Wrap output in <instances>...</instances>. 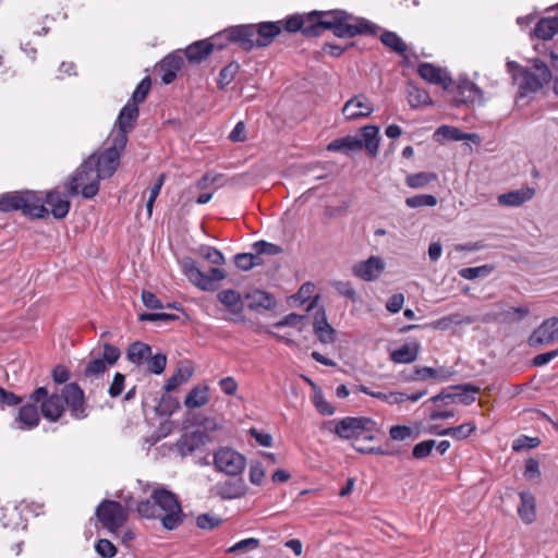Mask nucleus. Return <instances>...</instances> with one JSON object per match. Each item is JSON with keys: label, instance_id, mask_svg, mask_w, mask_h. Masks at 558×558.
I'll return each instance as SVG.
<instances>
[{"label": "nucleus", "instance_id": "1", "mask_svg": "<svg viewBox=\"0 0 558 558\" xmlns=\"http://www.w3.org/2000/svg\"><path fill=\"white\" fill-rule=\"evenodd\" d=\"M134 118V109L119 112L104 150L89 155L62 184L47 192L24 189L5 194L0 199V209H70L72 197L93 198L99 191V181L117 171L128 134L133 130L124 121Z\"/></svg>", "mask_w": 558, "mask_h": 558}, {"label": "nucleus", "instance_id": "2", "mask_svg": "<svg viewBox=\"0 0 558 558\" xmlns=\"http://www.w3.org/2000/svg\"><path fill=\"white\" fill-rule=\"evenodd\" d=\"M282 31L291 34L300 32L305 38H318L329 31L337 38L351 39L356 36L375 37L380 26L343 9L313 10L291 14L276 22L240 24L236 38L242 40V50L248 52L254 48L270 46Z\"/></svg>", "mask_w": 558, "mask_h": 558}, {"label": "nucleus", "instance_id": "3", "mask_svg": "<svg viewBox=\"0 0 558 558\" xmlns=\"http://www.w3.org/2000/svg\"><path fill=\"white\" fill-rule=\"evenodd\" d=\"M530 63V68L522 66L512 60H508L506 63L507 72L513 83L519 81L517 92L519 98H525L529 95L538 93L553 78L551 70L545 61L534 58Z\"/></svg>", "mask_w": 558, "mask_h": 558}, {"label": "nucleus", "instance_id": "4", "mask_svg": "<svg viewBox=\"0 0 558 558\" xmlns=\"http://www.w3.org/2000/svg\"><path fill=\"white\" fill-rule=\"evenodd\" d=\"M150 499L155 501L156 509L159 508L165 513L159 515L161 526L166 531L178 529L186 518L183 512L181 501L177 494L170 489L158 485L150 494Z\"/></svg>", "mask_w": 558, "mask_h": 558}, {"label": "nucleus", "instance_id": "5", "mask_svg": "<svg viewBox=\"0 0 558 558\" xmlns=\"http://www.w3.org/2000/svg\"><path fill=\"white\" fill-rule=\"evenodd\" d=\"M179 263L182 274L192 284L202 291L213 292L218 290L217 281L227 278V272L218 267H211L208 274H205L191 256H184Z\"/></svg>", "mask_w": 558, "mask_h": 558}, {"label": "nucleus", "instance_id": "6", "mask_svg": "<svg viewBox=\"0 0 558 558\" xmlns=\"http://www.w3.org/2000/svg\"><path fill=\"white\" fill-rule=\"evenodd\" d=\"M28 399L39 404L41 416L50 423L58 422L65 413L62 389L59 393H50L46 386H38L28 396Z\"/></svg>", "mask_w": 558, "mask_h": 558}, {"label": "nucleus", "instance_id": "7", "mask_svg": "<svg viewBox=\"0 0 558 558\" xmlns=\"http://www.w3.org/2000/svg\"><path fill=\"white\" fill-rule=\"evenodd\" d=\"M96 519L111 534H117L129 520L128 510L117 500L104 499L95 509Z\"/></svg>", "mask_w": 558, "mask_h": 558}, {"label": "nucleus", "instance_id": "8", "mask_svg": "<svg viewBox=\"0 0 558 558\" xmlns=\"http://www.w3.org/2000/svg\"><path fill=\"white\" fill-rule=\"evenodd\" d=\"M63 404L73 420L82 421L88 417L89 409L83 388L76 383L71 381L62 388Z\"/></svg>", "mask_w": 558, "mask_h": 558}, {"label": "nucleus", "instance_id": "9", "mask_svg": "<svg viewBox=\"0 0 558 558\" xmlns=\"http://www.w3.org/2000/svg\"><path fill=\"white\" fill-rule=\"evenodd\" d=\"M214 466L231 477L241 475L246 468V457L231 447H219L214 453Z\"/></svg>", "mask_w": 558, "mask_h": 558}, {"label": "nucleus", "instance_id": "10", "mask_svg": "<svg viewBox=\"0 0 558 558\" xmlns=\"http://www.w3.org/2000/svg\"><path fill=\"white\" fill-rule=\"evenodd\" d=\"M453 389L460 390V392H449L447 389H442L439 393L433 396L429 401L438 403L440 401L448 403H461L463 405L472 404L476 395L481 391V388L473 384H460L452 386Z\"/></svg>", "mask_w": 558, "mask_h": 558}, {"label": "nucleus", "instance_id": "11", "mask_svg": "<svg viewBox=\"0 0 558 558\" xmlns=\"http://www.w3.org/2000/svg\"><path fill=\"white\" fill-rule=\"evenodd\" d=\"M318 298L316 295L307 307V312L316 308L313 316V330L319 342L324 344L333 343L336 341V330L327 319L325 307L323 305L316 306Z\"/></svg>", "mask_w": 558, "mask_h": 558}, {"label": "nucleus", "instance_id": "12", "mask_svg": "<svg viewBox=\"0 0 558 558\" xmlns=\"http://www.w3.org/2000/svg\"><path fill=\"white\" fill-rule=\"evenodd\" d=\"M457 96L452 98L451 106L460 108L463 105H482L484 102L483 90L468 76H460L457 84Z\"/></svg>", "mask_w": 558, "mask_h": 558}, {"label": "nucleus", "instance_id": "13", "mask_svg": "<svg viewBox=\"0 0 558 558\" xmlns=\"http://www.w3.org/2000/svg\"><path fill=\"white\" fill-rule=\"evenodd\" d=\"M335 423L333 433L341 439L352 440L362 436V428L367 423L363 416H345L339 421H328L323 427Z\"/></svg>", "mask_w": 558, "mask_h": 558}, {"label": "nucleus", "instance_id": "14", "mask_svg": "<svg viewBox=\"0 0 558 558\" xmlns=\"http://www.w3.org/2000/svg\"><path fill=\"white\" fill-rule=\"evenodd\" d=\"M19 407L17 413L14 417L13 425L21 430H32L38 427L40 423V411L37 402L31 401L28 399L27 402L17 404Z\"/></svg>", "mask_w": 558, "mask_h": 558}, {"label": "nucleus", "instance_id": "15", "mask_svg": "<svg viewBox=\"0 0 558 558\" xmlns=\"http://www.w3.org/2000/svg\"><path fill=\"white\" fill-rule=\"evenodd\" d=\"M417 74L425 82L438 85L444 90H448L453 83L451 75L446 69L430 62H421L417 65Z\"/></svg>", "mask_w": 558, "mask_h": 558}, {"label": "nucleus", "instance_id": "16", "mask_svg": "<svg viewBox=\"0 0 558 558\" xmlns=\"http://www.w3.org/2000/svg\"><path fill=\"white\" fill-rule=\"evenodd\" d=\"M183 50L177 49L165 56L156 65L160 72L161 82L166 85L171 84L178 75V72L183 68Z\"/></svg>", "mask_w": 558, "mask_h": 558}, {"label": "nucleus", "instance_id": "17", "mask_svg": "<svg viewBox=\"0 0 558 558\" xmlns=\"http://www.w3.org/2000/svg\"><path fill=\"white\" fill-rule=\"evenodd\" d=\"M385 269V263L379 256H369L365 260L355 263L352 266V274L366 282L377 280Z\"/></svg>", "mask_w": 558, "mask_h": 558}, {"label": "nucleus", "instance_id": "18", "mask_svg": "<svg viewBox=\"0 0 558 558\" xmlns=\"http://www.w3.org/2000/svg\"><path fill=\"white\" fill-rule=\"evenodd\" d=\"M213 492L222 500L238 499L246 495L247 485L243 477L239 475L223 482H218L214 486Z\"/></svg>", "mask_w": 558, "mask_h": 558}, {"label": "nucleus", "instance_id": "19", "mask_svg": "<svg viewBox=\"0 0 558 558\" xmlns=\"http://www.w3.org/2000/svg\"><path fill=\"white\" fill-rule=\"evenodd\" d=\"M210 441L211 437L207 432L197 429L192 433L182 434L175 442V448L182 457H186Z\"/></svg>", "mask_w": 558, "mask_h": 558}, {"label": "nucleus", "instance_id": "20", "mask_svg": "<svg viewBox=\"0 0 558 558\" xmlns=\"http://www.w3.org/2000/svg\"><path fill=\"white\" fill-rule=\"evenodd\" d=\"M374 108L367 97L363 94L356 95L349 99L343 108L342 113L347 120H357L371 116Z\"/></svg>", "mask_w": 558, "mask_h": 558}, {"label": "nucleus", "instance_id": "21", "mask_svg": "<svg viewBox=\"0 0 558 558\" xmlns=\"http://www.w3.org/2000/svg\"><path fill=\"white\" fill-rule=\"evenodd\" d=\"M150 87H151V80H150V76H144L141 82L136 85L135 89L133 90V94H132V97H131V100L132 101H128L120 110V112L124 111V109L129 108L130 110L131 109H134L135 111V118L133 120H128L125 123H126V126L133 129L135 126V123L140 117V109H138V104L143 102L149 90H150Z\"/></svg>", "mask_w": 558, "mask_h": 558}, {"label": "nucleus", "instance_id": "22", "mask_svg": "<svg viewBox=\"0 0 558 558\" xmlns=\"http://www.w3.org/2000/svg\"><path fill=\"white\" fill-rule=\"evenodd\" d=\"M243 300L246 302L244 307L246 306L250 311L253 312H257L260 308L269 311L272 310L277 304L274 294L259 289H255L245 293L243 295Z\"/></svg>", "mask_w": 558, "mask_h": 558}, {"label": "nucleus", "instance_id": "23", "mask_svg": "<svg viewBox=\"0 0 558 558\" xmlns=\"http://www.w3.org/2000/svg\"><path fill=\"white\" fill-rule=\"evenodd\" d=\"M183 50V59L191 64H201L213 53V45L205 39L196 40L187 45Z\"/></svg>", "mask_w": 558, "mask_h": 558}, {"label": "nucleus", "instance_id": "24", "mask_svg": "<svg viewBox=\"0 0 558 558\" xmlns=\"http://www.w3.org/2000/svg\"><path fill=\"white\" fill-rule=\"evenodd\" d=\"M240 25L230 26L206 38L213 45V51H221L228 45L235 44L242 49V40L236 38Z\"/></svg>", "mask_w": 558, "mask_h": 558}, {"label": "nucleus", "instance_id": "25", "mask_svg": "<svg viewBox=\"0 0 558 558\" xmlns=\"http://www.w3.org/2000/svg\"><path fill=\"white\" fill-rule=\"evenodd\" d=\"M363 149V141L357 136L347 135L336 138L327 145V150L341 153L347 156L356 154Z\"/></svg>", "mask_w": 558, "mask_h": 558}, {"label": "nucleus", "instance_id": "26", "mask_svg": "<svg viewBox=\"0 0 558 558\" xmlns=\"http://www.w3.org/2000/svg\"><path fill=\"white\" fill-rule=\"evenodd\" d=\"M520 504L517 512L520 520L525 524H532L536 520V499L530 490L519 493Z\"/></svg>", "mask_w": 558, "mask_h": 558}, {"label": "nucleus", "instance_id": "27", "mask_svg": "<svg viewBox=\"0 0 558 558\" xmlns=\"http://www.w3.org/2000/svg\"><path fill=\"white\" fill-rule=\"evenodd\" d=\"M217 299L231 314L242 316L244 311V300L239 291L234 289L222 290L217 294Z\"/></svg>", "mask_w": 558, "mask_h": 558}, {"label": "nucleus", "instance_id": "28", "mask_svg": "<svg viewBox=\"0 0 558 558\" xmlns=\"http://www.w3.org/2000/svg\"><path fill=\"white\" fill-rule=\"evenodd\" d=\"M558 33V16L541 17L531 32V37L550 40Z\"/></svg>", "mask_w": 558, "mask_h": 558}, {"label": "nucleus", "instance_id": "29", "mask_svg": "<svg viewBox=\"0 0 558 558\" xmlns=\"http://www.w3.org/2000/svg\"><path fill=\"white\" fill-rule=\"evenodd\" d=\"M534 194L535 190L526 186L499 195L497 202L500 206H521L530 201Z\"/></svg>", "mask_w": 558, "mask_h": 558}, {"label": "nucleus", "instance_id": "30", "mask_svg": "<svg viewBox=\"0 0 558 558\" xmlns=\"http://www.w3.org/2000/svg\"><path fill=\"white\" fill-rule=\"evenodd\" d=\"M420 343L414 340L402 344L390 353V360L397 364H410L416 361L420 352Z\"/></svg>", "mask_w": 558, "mask_h": 558}, {"label": "nucleus", "instance_id": "31", "mask_svg": "<svg viewBox=\"0 0 558 558\" xmlns=\"http://www.w3.org/2000/svg\"><path fill=\"white\" fill-rule=\"evenodd\" d=\"M363 141V148L366 149L369 156L376 157L379 149V126L374 124L364 125L360 129Z\"/></svg>", "mask_w": 558, "mask_h": 558}, {"label": "nucleus", "instance_id": "32", "mask_svg": "<svg viewBox=\"0 0 558 558\" xmlns=\"http://www.w3.org/2000/svg\"><path fill=\"white\" fill-rule=\"evenodd\" d=\"M550 319H545L529 337L530 347H539L553 342L557 337L550 325Z\"/></svg>", "mask_w": 558, "mask_h": 558}, {"label": "nucleus", "instance_id": "33", "mask_svg": "<svg viewBox=\"0 0 558 558\" xmlns=\"http://www.w3.org/2000/svg\"><path fill=\"white\" fill-rule=\"evenodd\" d=\"M209 401V386L206 384L193 387L184 398L183 404L186 409H197Z\"/></svg>", "mask_w": 558, "mask_h": 558}, {"label": "nucleus", "instance_id": "34", "mask_svg": "<svg viewBox=\"0 0 558 558\" xmlns=\"http://www.w3.org/2000/svg\"><path fill=\"white\" fill-rule=\"evenodd\" d=\"M407 99L412 109L433 105L427 90L420 88L416 84L409 81L407 84Z\"/></svg>", "mask_w": 558, "mask_h": 558}, {"label": "nucleus", "instance_id": "35", "mask_svg": "<svg viewBox=\"0 0 558 558\" xmlns=\"http://www.w3.org/2000/svg\"><path fill=\"white\" fill-rule=\"evenodd\" d=\"M150 353L151 347L148 343L136 340L129 344L126 349V360L136 366H141L146 362Z\"/></svg>", "mask_w": 558, "mask_h": 558}, {"label": "nucleus", "instance_id": "36", "mask_svg": "<svg viewBox=\"0 0 558 558\" xmlns=\"http://www.w3.org/2000/svg\"><path fill=\"white\" fill-rule=\"evenodd\" d=\"M194 374L192 366L178 367L174 374H172L163 385V390L170 393L178 389L182 384L186 383Z\"/></svg>", "mask_w": 558, "mask_h": 558}, {"label": "nucleus", "instance_id": "37", "mask_svg": "<svg viewBox=\"0 0 558 558\" xmlns=\"http://www.w3.org/2000/svg\"><path fill=\"white\" fill-rule=\"evenodd\" d=\"M356 389L362 393H365L367 396L376 398V399H378L383 402H386L388 404H401L404 402V392L390 391V392L386 393V392H381V391H374V390L369 389V387L364 386V385H357Z\"/></svg>", "mask_w": 558, "mask_h": 558}, {"label": "nucleus", "instance_id": "38", "mask_svg": "<svg viewBox=\"0 0 558 558\" xmlns=\"http://www.w3.org/2000/svg\"><path fill=\"white\" fill-rule=\"evenodd\" d=\"M181 408L180 401L177 397L165 392L158 400L155 407V413L160 417H170L174 412Z\"/></svg>", "mask_w": 558, "mask_h": 558}, {"label": "nucleus", "instance_id": "39", "mask_svg": "<svg viewBox=\"0 0 558 558\" xmlns=\"http://www.w3.org/2000/svg\"><path fill=\"white\" fill-rule=\"evenodd\" d=\"M379 39L385 47L400 56L408 51V45L396 32L384 29Z\"/></svg>", "mask_w": 558, "mask_h": 558}, {"label": "nucleus", "instance_id": "40", "mask_svg": "<svg viewBox=\"0 0 558 558\" xmlns=\"http://www.w3.org/2000/svg\"><path fill=\"white\" fill-rule=\"evenodd\" d=\"M435 137H437V141H463L466 138H470L471 135L464 133L459 128L451 126V125H440L435 131Z\"/></svg>", "mask_w": 558, "mask_h": 558}, {"label": "nucleus", "instance_id": "41", "mask_svg": "<svg viewBox=\"0 0 558 558\" xmlns=\"http://www.w3.org/2000/svg\"><path fill=\"white\" fill-rule=\"evenodd\" d=\"M495 265L485 264L476 267H465L459 270V276L466 280H474L489 276L495 270Z\"/></svg>", "mask_w": 558, "mask_h": 558}, {"label": "nucleus", "instance_id": "42", "mask_svg": "<svg viewBox=\"0 0 558 558\" xmlns=\"http://www.w3.org/2000/svg\"><path fill=\"white\" fill-rule=\"evenodd\" d=\"M108 365L104 362L100 356L94 357L85 365L82 376L84 378H99L108 371Z\"/></svg>", "mask_w": 558, "mask_h": 558}, {"label": "nucleus", "instance_id": "43", "mask_svg": "<svg viewBox=\"0 0 558 558\" xmlns=\"http://www.w3.org/2000/svg\"><path fill=\"white\" fill-rule=\"evenodd\" d=\"M240 68L241 66L236 61H231L222 68L217 78L218 88L225 89L230 83H232L235 75L239 73Z\"/></svg>", "mask_w": 558, "mask_h": 558}, {"label": "nucleus", "instance_id": "44", "mask_svg": "<svg viewBox=\"0 0 558 558\" xmlns=\"http://www.w3.org/2000/svg\"><path fill=\"white\" fill-rule=\"evenodd\" d=\"M459 315L458 314H454V315H449V316H444L430 324H428L427 326L432 327L433 329H436V330H447L449 329L453 324L456 325H459V324H462V323H465V324H472L474 323V318H472L471 316H466L464 319H458Z\"/></svg>", "mask_w": 558, "mask_h": 558}, {"label": "nucleus", "instance_id": "45", "mask_svg": "<svg viewBox=\"0 0 558 558\" xmlns=\"http://www.w3.org/2000/svg\"><path fill=\"white\" fill-rule=\"evenodd\" d=\"M331 287L339 295L349 299L352 303L361 302V298L350 281L333 280Z\"/></svg>", "mask_w": 558, "mask_h": 558}, {"label": "nucleus", "instance_id": "46", "mask_svg": "<svg viewBox=\"0 0 558 558\" xmlns=\"http://www.w3.org/2000/svg\"><path fill=\"white\" fill-rule=\"evenodd\" d=\"M147 362V371L154 375H160L165 372L167 366V354L163 352H157L153 354L150 353L149 357L146 360Z\"/></svg>", "mask_w": 558, "mask_h": 558}, {"label": "nucleus", "instance_id": "47", "mask_svg": "<svg viewBox=\"0 0 558 558\" xmlns=\"http://www.w3.org/2000/svg\"><path fill=\"white\" fill-rule=\"evenodd\" d=\"M418 432L415 433L412 427L408 425H392L389 428V438L393 441H403L408 438L416 439L418 437Z\"/></svg>", "mask_w": 558, "mask_h": 558}, {"label": "nucleus", "instance_id": "48", "mask_svg": "<svg viewBox=\"0 0 558 558\" xmlns=\"http://www.w3.org/2000/svg\"><path fill=\"white\" fill-rule=\"evenodd\" d=\"M21 213L29 221L43 220L46 222H48L52 219L62 220L69 214V211H21Z\"/></svg>", "mask_w": 558, "mask_h": 558}, {"label": "nucleus", "instance_id": "49", "mask_svg": "<svg viewBox=\"0 0 558 558\" xmlns=\"http://www.w3.org/2000/svg\"><path fill=\"white\" fill-rule=\"evenodd\" d=\"M23 398L20 395L10 391L0 386V411L14 409L17 404L22 403Z\"/></svg>", "mask_w": 558, "mask_h": 558}, {"label": "nucleus", "instance_id": "50", "mask_svg": "<svg viewBox=\"0 0 558 558\" xmlns=\"http://www.w3.org/2000/svg\"><path fill=\"white\" fill-rule=\"evenodd\" d=\"M134 512L145 519H157L159 517V514L156 513L155 501L153 499L137 500Z\"/></svg>", "mask_w": 558, "mask_h": 558}, {"label": "nucleus", "instance_id": "51", "mask_svg": "<svg viewBox=\"0 0 558 558\" xmlns=\"http://www.w3.org/2000/svg\"><path fill=\"white\" fill-rule=\"evenodd\" d=\"M198 253L204 259L214 265H223L226 263L223 254L215 246L201 245Z\"/></svg>", "mask_w": 558, "mask_h": 558}, {"label": "nucleus", "instance_id": "52", "mask_svg": "<svg viewBox=\"0 0 558 558\" xmlns=\"http://www.w3.org/2000/svg\"><path fill=\"white\" fill-rule=\"evenodd\" d=\"M436 179V174L433 172H417L407 177V184L410 187L417 189L423 187L434 181Z\"/></svg>", "mask_w": 558, "mask_h": 558}, {"label": "nucleus", "instance_id": "53", "mask_svg": "<svg viewBox=\"0 0 558 558\" xmlns=\"http://www.w3.org/2000/svg\"><path fill=\"white\" fill-rule=\"evenodd\" d=\"M94 549L101 558H113L118 554V548L108 538H99L95 543Z\"/></svg>", "mask_w": 558, "mask_h": 558}, {"label": "nucleus", "instance_id": "54", "mask_svg": "<svg viewBox=\"0 0 558 558\" xmlns=\"http://www.w3.org/2000/svg\"><path fill=\"white\" fill-rule=\"evenodd\" d=\"M435 446H436L435 439H426V440H422V441L417 442L412 448V452H411L412 458L416 459V460H422V459L427 458L432 453Z\"/></svg>", "mask_w": 558, "mask_h": 558}, {"label": "nucleus", "instance_id": "55", "mask_svg": "<svg viewBox=\"0 0 558 558\" xmlns=\"http://www.w3.org/2000/svg\"><path fill=\"white\" fill-rule=\"evenodd\" d=\"M312 400H313V404H314L316 411L320 415L330 416V415L335 414L336 408L325 399L322 391L320 392L316 391V393H313Z\"/></svg>", "mask_w": 558, "mask_h": 558}, {"label": "nucleus", "instance_id": "56", "mask_svg": "<svg viewBox=\"0 0 558 558\" xmlns=\"http://www.w3.org/2000/svg\"><path fill=\"white\" fill-rule=\"evenodd\" d=\"M405 204L409 207H434L437 204V198L432 194H421L408 197Z\"/></svg>", "mask_w": 558, "mask_h": 558}, {"label": "nucleus", "instance_id": "57", "mask_svg": "<svg viewBox=\"0 0 558 558\" xmlns=\"http://www.w3.org/2000/svg\"><path fill=\"white\" fill-rule=\"evenodd\" d=\"M104 362L110 367L118 363L121 356V350L109 342L102 344V354L99 355Z\"/></svg>", "mask_w": 558, "mask_h": 558}, {"label": "nucleus", "instance_id": "58", "mask_svg": "<svg viewBox=\"0 0 558 558\" xmlns=\"http://www.w3.org/2000/svg\"><path fill=\"white\" fill-rule=\"evenodd\" d=\"M541 445V439L538 437H530L526 435H520L512 442V450L514 452H520L522 450L534 449Z\"/></svg>", "mask_w": 558, "mask_h": 558}, {"label": "nucleus", "instance_id": "59", "mask_svg": "<svg viewBox=\"0 0 558 558\" xmlns=\"http://www.w3.org/2000/svg\"><path fill=\"white\" fill-rule=\"evenodd\" d=\"M363 420L367 423L362 428V438L367 441H373L376 439L377 434H383V429L380 424H378L375 420L368 416H363Z\"/></svg>", "mask_w": 558, "mask_h": 558}, {"label": "nucleus", "instance_id": "60", "mask_svg": "<svg viewBox=\"0 0 558 558\" xmlns=\"http://www.w3.org/2000/svg\"><path fill=\"white\" fill-rule=\"evenodd\" d=\"M252 250L258 254L270 256L278 255L283 252V248L280 245L267 242L265 240H259L253 243Z\"/></svg>", "mask_w": 558, "mask_h": 558}, {"label": "nucleus", "instance_id": "61", "mask_svg": "<svg viewBox=\"0 0 558 558\" xmlns=\"http://www.w3.org/2000/svg\"><path fill=\"white\" fill-rule=\"evenodd\" d=\"M476 426L472 422L463 423L459 426L448 427V434L456 440L466 439L474 430Z\"/></svg>", "mask_w": 558, "mask_h": 558}, {"label": "nucleus", "instance_id": "62", "mask_svg": "<svg viewBox=\"0 0 558 558\" xmlns=\"http://www.w3.org/2000/svg\"><path fill=\"white\" fill-rule=\"evenodd\" d=\"M356 47L355 41H350L344 46L333 44V43H325L322 47L323 52L329 54L332 58H340L347 50Z\"/></svg>", "mask_w": 558, "mask_h": 558}, {"label": "nucleus", "instance_id": "63", "mask_svg": "<svg viewBox=\"0 0 558 558\" xmlns=\"http://www.w3.org/2000/svg\"><path fill=\"white\" fill-rule=\"evenodd\" d=\"M51 378L56 385L65 386V384H70L71 372L65 365L57 364L51 369Z\"/></svg>", "mask_w": 558, "mask_h": 558}, {"label": "nucleus", "instance_id": "64", "mask_svg": "<svg viewBox=\"0 0 558 558\" xmlns=\"http://www.w3.org/2000/svg\"><path fill=\"white\" fill-rule=\"evenodd\" d=\"M222 523V519L210 513H202L196 518V525L202 530H214Z\"/></svg>", "mask_w": 558, "mask_h": 558}]
</instances>
